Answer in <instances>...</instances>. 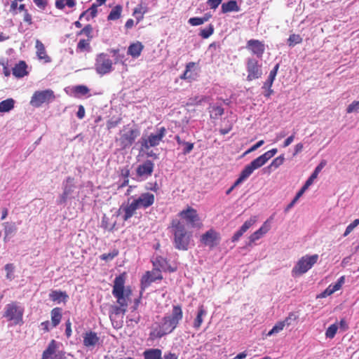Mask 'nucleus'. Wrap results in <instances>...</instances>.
Masks as SVG:
<instances>
[{
    "label": "nucleus",
    "instance_id": "nucleus-55",
    "mask_svg": "<svg viewBox=\"0 0 359 359\" xmlns=\"http://www.w3.org/2000/svg\"><path fill=\"white\" fill-rule=\"evenodd\" d=\"M5 270L6 271L7 279L12 280L13 278L14 266L12 264H7L5 266Z\"/></svg>",
    "mask_w": 359,
    "mask_h": 359
},
{
    "label": "nucleus",
    "instance_id": "nucleus-1",
    "mask_svg": "<svg viewBox=\"0 0 359 359\" xmlns=\"http://www.w3.org/2000/svg\"><path fill=\"white\" fill-rule=\"evenodd\" d=\"M183 316L182 310L180 306H173L171 315L165 316L161 322L150 332V337L153 339L161 338L162 337L171 333L177 326Z\"/></svg>",
    "mask_w": 359,
    "mask_h": 359
},
{
    "label": "nucleus",
    "instance_id": "nucleus-62",
    "mask_svg": "<svg viewBox=\"0 0 359 359\" xmlns=\"http://www.w3.org/2000/svg\"><path fill=\"white\" fill-rule=\"evenodd\" d=\"M222 0H208V4L212 9H216Z\"/></svg>",
    "mask_w": 359,
    "mask_h": 359
},
{
    "label": "nucleus",
    "instance_id": "nucleus-9",
    "mask_svg": "<svg viewBox=\"0 0 359 359\" xmlns=\"http://www.w3.org/2000/svg\"><path fill=\"white\" fill-rule=\"evenodd\" d=\"M95 69L100 75L107 74L113 70L112 61L107 54L102 53L97 55Z\"/></svg>",
    "mask_w": 359,
    "mask_h": 359
},
{
    "label": "nucleus",
    "instance_id": "nucleus-59",
    "mask_svg": "<svg viewBox=\"0 0 359 359\" xmlns=\"http://www.w3.org/2000/svg\"><path fill=\"white\" fill-rule=\"evenodd\" d=\"M75 92L81 95H86L89 92V89L86 86L80 85L75 87Z\"/></svg>",
    "mask_w": 359,
    "mask_h": 359
},
{
    "label": "nucleus",
    "instance_id": "nucleus-5",
    "mask_svg": "<svg viewBox=\"0 0 359 359\" xmlns=\"http://www.w3.org/2000/svg\"><path fill=\"white\" fill-rule=\"evenodd\" d=\"M317 254L313 255H305L301 257L293 267L292 274L293 276H301L306 273L318 260Z\"/></svg>",
    "mask_w": 359,
    "mask_h": 359
},
{
    "label": "nucleus",
    "instance_id": "nucleus-8",
    "mask_svg": "<svg viewBox=\"0 0 359 359\" xmlns=\"http://www.w3.org/2000/svg\"><path fill=\"white\" fill-rule=\"evenodd\" d=\"M124 283L125 278L123 276H117L114 282L112 294L117 299V302L120 306L127 308L128 302L124 295Z\"/></svg>",
    "mask_w": 359,
    "mask_h": 359
},
{
    "label": "nucleus",
    "instance_id": "nucleus-63",
    "mask_svg": "<svg viewBox=\"0 0 359 359\" xmlns=\"http://www.w3.org/2000/svg\"><path fill=\"white\" fill-rule=\"evenodd\" d=\"M311 185L307 183L306 182H305L304 185L302 187V189L297 192V194H296L295 197L299 199L302 195L304 193V191L310 187Z\"/></svg>",
    "mask_w": 359,
    "mask_h": 359
},
{
    "label": "nucleus",
    "instance_id": "nucleus-49",
    "mask_svg": "<svg viewBox=\"0 0 359 359\" xmlns=\"http://www.w3.org/2000/svg\"><path fill=\"white\" fill-rule=\"evenodd\" d=\"M114 226H115V223H114L113 224H111L109 223V217H107L105 215H104V216L102 217V227L104 228V229H107L109 231H112Z\"/></svg>",
    "mask_w": 359,
    "mask_h": 359
},
{
    "label": "nucleus",
    "instance_id": "nucleus-31",
    "mask_svg": "<svg viewBox=\"0 0 359 359\" xmlns=\"http://www.w3.org/2000/svg\"><path fill=\"white\" fill-rule=\"evenodd\" d=\"M239 7L238 6L237 2L236 1L231 0L226 3H224L222 5V13H229L231 11H238Z\"/></svg>",
    "mask_w": 359,
    "mask_h": 359
},
{
    "label": "nucleus",
    "instance_id": "nucleus-3",
    "mask_svg": "<svg viewBox=\"0 0 359 359\" xmlns=\"http://www.w3.org/2000/svg\"><path fill=\"white\" fill-rule=\"evenodd\" d=\"M278 149H272L257 158L254 159L250 164L247 165L241 171L238 183H242L246 180L254 172V170L263 166L269 159L276 154Z\"/></svg>",
    "mask_w": 359,
    "mask_h": 359
},
{
    "label": "nucleus",
    "instance_id": "nucleus-4",
    "mask_svg": "<svg viewBox=\"0 0 359 359\" xmlns=\"http://www.w3.org/2000/svg\"><path fill=\"white\" fill-rule=\"evenodd\" d=\"M76 186L74 183V178L67 177L62 182V193L59 196L56 201L57 205H65L68 200L75 198L78 196V193L75 195Z\"/></svg>",
    "mask_w": 359,
    "mask_h": 359
},
{
    "label": "nucleus",
    "instance_id": "nucleus-21",
    "mask_svg": "<svg viewBox=\"0 0 359 359\" xmlns=\"http://www.w3.org/2000/svg\"><path fill=\"white\" fill-rule=\"evenodd\" d=\"M27 65L24 61H20L13 68V74L17 78H22L26 76L28 72L27 71Z\"/></svg>",
    "mask_w": 359,
    "mask_h": 359
},
{
    "label": "nucleus",
    "instance_id": "nucleus-28",
    "mask_svg": "<svg viewBox=\"0 0 359 359\" xmlns=\"http://www.w3.org/2000/svg\"><path fill=\"white\" fill-rule=\"evenodd\" d=\"M206 313H207V312L205 310L203 306H200L198 308V311L196 317L194 322V327L196 329H198L201 327V325L203 321V316H205L206 315Z\"/></svg>",
    "mask_w": 359,
    "mask_h": 359
},
{
    "label": "nucleus",
    "instance_id": "nucleus-47",
    "mask_svg": "<svg viewBox=\"0 0 359 359\" xmlns=\"http://www.w3.org/2000/svg\"><path fill=\"white\" fill-rule=\"evenodd\" d=\"M214 32V27L212 25H209V26L205 29L201 30L200 36L203 39H208L210 36Z\"/></svg>",
    "mask_w": 359,
    "mask_h": 359
},
{
    "label": "nucleus",
    "instance_id": "nucleus-30",
    "mask_svg": "<svg viewBox=\"0 0 359 359\" xmlns=\"http://www.w3.org/2000/svg\"><path fill=\"white\" fill-rule=\"evenodd\" d=\"M50 314L53 327H56L59 325L62 318V309L58 307L54 308Z\"/></svg>",
    "mask_w": 359,
    "mask_h": 359
},
{
    "label": "nucleus",
    "instance_id": "nucleus-15",
    "mask_svg": "<svg viewBox=\"0 0 359 359\" xmlns=\"http://www.w3.org/2000/svg\"><path fill=\"white\" fill-rule=\"evenodd\" d=\"M179 216L187 221L191 227H196L199 222V217L197 211L192 208H188L179 213Z\"/></svg>",
    "mask_w": 359,
    "mask_h": 359
},
{
    "label": "nucleus",
    "instance_id": "nucleus-53",
    "mask_svg": "<svg viewBox=\"0 0 359 359\" xmlns=\"http://www.w3.org/2000/svg\"><path fill=\"white\" fill-rule=\"evenodd\" d=\"M346 112L348 114L359 113V101H354L350 104L346 109Z\"/></svg>",
    "mask_w": 359,
    "mask_h": 359
},
{
    "label": "nucleus",
    "instance_id": "nucleus-43",
    "mask_svg": "<svg viewBox=\"0 0 359 359\" xmlns=\"http://www.w3.org/2000/svg\"><path fill=\"white\" fill-rule=\"evenodd\" d=\"M285 327V325L284 323H283V321H280L273 327V328L268 332L266 335L270 337L274 334H277L282 331Z\"/></svg>",
    "mask_w": 359,
    "mask_h": 359
},
{
    "label": "nucleus",
    "instance_id": "nucleus-2",
    "mask_svg": "<svg viewBox=\"0 0 359 359\" xmlns=\"http://www.w3.org/2000/svg\"><path fill=\"white\" fill-rule=\"evenodd\" d=\"M169 229L173 236L175 248L179 250H187L192 233L187 230L184 222L173 219Z\"/></svg>",
    "mask_w": 359,
    "mask_h": 359
},
{
    "label": "nucleus",
    "instance_id": "nucleus-16",
    "mask_svg": "<svg viewBox=\"0 0 359 359\" xmlns=\"http://www.w3.org/2000/svg\"><path fill=\"white\" fill-rule=\"evenodd\" d=\"M246 48L259 58H262L265 50V46L262 41L257 39L248 41Z\"/></svg>",
    "mask_w": 359,
    "mask_h": 359
},
{
    "label": "nucleus",
    "instance_id": "nucleus-51",
    "mask_svg": "<svg viewBox=\"0 0 359 359\" xmlns=\"http://www.w3.org/2000/svg\"><path fill=\"white\" fill-rule=\"evenodd\" d=\"M118 254V251L117 250H114L112 252H110L109 253H104L102 254L100 256V259L104 261H111L115 257H116Z\"/></svg>",
    "mask_w": 359,
    "mask_h": 359
},
{
    "label": "nucleus",
    "instance_id": "nucleus-18",
    "mask_svg": "<svg viewBox=\"0 0 359 359\" xmlns=\"http://www.w3.org/2000/svg\"><path fill=\"white\" fill-rule=\"evenodd\" d=\"M137 209H139L137 205L133 200L132 202L128 203L126 205H122L118 209V214H123V219L127 221L135 215Z\"/></svg>",
    "mask_w": 359,
    "mask_h": 359
},
{
    "label": "nucleus",
    "instance_id": "nucleus-23",
    "mask_svg": "<svg viewBox=\"0 0 359 359\" xmlns=\"http://www.w3.org/2000/svg\"><path fill=\"white\" fill-rule=\"evenodd\" d=\"M144 48V46L140 41L130 44L128 48V55L134 58L138 57Z\"/></svg>",
    "mask_w": 359,
    "mask_h": 359
},
{
    "label": "nucleus",
    "instance_id": "nucleus-38",
    "mask_svg": "<svg viewBox=\"0 0 359 359\" xmlns=\"http://www.w3.org/2000/svg\"><path fill=\"white\" fill-rule=\"evenodd\" d=\"M76 5L75 0H56L55 7L58 9H63L65 6L73 8Z\"/></svg>",
    "mask_w": 359,
    "mask_h": 359
},
{
    "label": "nucleus",
    "instance_id": "nucleus-27",
    "mask_svg": "<svg viewBox=\"0 0 359 359\" xmlns=\"http://www.w3.org/2000/svg\"><path fill=\"white\" fill-rule=\"evenodd\" d=\"M57 342L54 339H53L49 343L47 348L43 352L42 359H49L52 355H53L54 353L55 354Z\"/></svg>",
    "mask_w": 359,
    "mask_h": 359
},
{
    "label": "nucleus",
    "instance_id": "nucleus-60",
    "mask_svg": "<svg viewBox=\"0 0 359 359\" xmlns=\"http://www.w3.org/2000/svg\"><path fill=\"white\" fill-rule=\"evenodd\" d=\"M189 23L192 26H198L203 24V20L201 18L195 17V18H191L189 20Z\"/></svg>",
    "mask_w": 359,
    "mask_h": 359
},
{
    "label": "nucleus",
    "instance_id": "nucleus-50",
    "mask_svg": "<svg viewBox=\"0 0 359 359\" xmlns=\"http://www.w3.org/2000/svg\"><path fill=\"white\" fill-rule=\"evenodd\" d=\"M143 8L142 6H139L134 9L133 16L137 19V22L143 19L145 11H142Z\"/></svg>",
    "mask_w": 359,
    "mask_h": 359
},
{
    "label": "nucleus",
    "instance_id": "nucleus-6",
    "mask_svg": "<svg viewBox=\"0 0 359 359\" xmlns=\"http://www.w3.org/2000/svg\"><path fill=\"white\" fill-rule=\"evenodd\" d=\"M23 313V307L17 302H11L6 306L4 317L9 321H13L15 325L22 324Z\"/></svg>",
    "mask_w": 359,
    "mask_h": 359
},
{
    "label": "nucleus",
    "instance_id": "nucleus-24",
    "mask_svg": "<svg viewBox=\"0 0 359 359\" xmlns=\"http://www.w3.org/2000/svg\"><path fill=\"white\" fill-rule=\"evenodd\" d=\"M49 297L52 301L57 303L65 302L68 299V295L65 292L57 290L52 291Z\"/></svg>",
    "mask_w": 359,
    "mask_h": 359
},
{
    "label": "nucleus",
    "instance_id": "nucleus-17",
    "mask_svg": "<svg viewBox=\"0 0 359 359\" xmlns=\"http://www.w3.org/2000/svg\"><path fill=\"white\" fill-rule=\"evenodd\" d=\"M140 132L137 129H130L121 136L120 141L124 148L130 147L139 135Z\"/></svg>",
    "mask_w": 359,
    "mask_h": 359
},
{
    "label": "nucleus",
    "instance_id": "nucleus-35",
    "mask_svg": "<svg viewBox=\"0 0 359 359\" xmlns=\"http://www.w3.org/2000/svg\"><path fill=\"white\" fill-rule=\"evenodd\" d=\"M158 275L154 276L150 272H147V274L143 277L142 279V284L144 285V286H147L150 285L152 282H154L156 280H161L162 276L159 271L157 272Z\"/></svg>",
    "mask_w": 359,
    "mask_h": 359
},
{
    "label": "nucleus",
    "instance_id": "nucleus-44",
    "mask_svg": "<svg viewBox=\"0 0 359 359\" xmlns=\"http://www.w3.org/2000/svg\"><path fill=\"white\" fill-rule=\"evenodd\" d=\"M289 46H294L296 44L300 43L302 41V38L299 34H291L288 39Z\"/></svg>",
    "mask_w": 359,
    "mask_h": 359
},
{
    "label": "nucleus",
    "instance_id": "nucleus-40",
    "mask_svg": "<svg viewBox=\"0 0 359 359\" xmlns=\"http://www.w3.org/2000/svg\"><path fill=\"white\" fill-rule=\"evenodd\" d=\"M285 161V156L283 154L274 158L271 164L268 166L269 169L275 170L280 166Z\"/></svg>",
    "mask_w": 359,
    "mask_h": 359
},
{
    "label": "nucleus",
    "instance_id": "nucleus-41",
    "mask_svg": "<svg viewBox=\"0 0 359 359\" xmlns=\"http://www.w3.org/2000/svg\"><path fill=\"white\" fill-rule=\"evenodd\" d=\"M97 6H98V5H97L96 4H93L88 9L83 11L80 15L79 20H82V18H83L84 15H86L88 13H90V15L91 18H94L95 17H96L97 13Z\"/></svg>",
    "mask_w": 359,
    "mask_h": 359
},
{
    "label": "nucleus",
    "instance_id": "nucleus-22",
    "mask_svg": "<svg viewBox=\"0 0 359 359\" xmlns=\"http://www.w3.org/2000/svg\"><path fill=\"white\" fill-rule=\"evenodd\" d=\"M35 48L36 49V55L39 60H43L45 62H50V58L47 55L46 48L43 43L36 39Z\"/></svg>",
    "mask_w": 359,
    "mask_h": 359
},
{
    "label": "nucleus",
    "instance_id": "nucleus-45",
    "mask_svg": "<svg viewBox=\"0 0 359 359\" xmlns=\"http://www.w3.org/2000/svg\"><path fill=\"white\" fill-rule=\"evenodd\" d=\"M338 330V326L336 324H332L328 327L325 332V336L327 338L332 339L334 337L337 331Z\"/></svg>",
    "mask_w": 359,
    "mask_h": 359
},
{
    "label": "nucleus",
    "instance_id": "nucleus-12",
    "mask_svg": "<svg viewBox=\"0 0 359 359\" xmlns=\"http://www.w3.org/2000/svg\"><path fill=\"white\" fill-rule=\"evenodd\" d=\"M220 241V235L214 229H210L201 237V242L205 246L212 248L217 246Z\"/></svg>",
    "mask_w": 359,
    "mask_h": 359
},
{
    "label": "nucleus",
    "instance_id": "nucleus-7",
    "mask_svg": "<svg viewBox=\"0 0 359 359\" xmlns=\"http://www.w3.org/2000/svg\"><path fill=\"white\" fill-rule=\"evenodd\" d=\"M166 129L164 127L158 128L155 133H151L147 137L141 138V146L142 149H149L150 147L158 146L165 136Z\"/></svg>",
    "mask_w": 359,
    "mask_h": 359
},
{
    "label": "nucleus",
    "instance_id": "nucleus-52",
    "mask_svg": "<svg viewBox=\"0 0 359 359\" xmlns=\"http://www.w3.org/2000/svg\"><path fill=\"white\" fill-rule=\"evenodd\" d=\"M195 67V63L194 62H189L188 64H187L186 65V69L184 72V74L180 76V78L182 79H191V74H189V72L191 70V69H193L194 67Z\"/></svg>",
    "mask_w": 359,
    "mask_h": 359
},
{
    "label": "nucleus",
    "instance_id": "nucleus-39",
    "mask_svg": "<svg viewBox=\"0 0 359 359\" xmlns=\"http://www.w3.org/2000/svg\"><path fill=\"white\" fill-rule=\"evenodd\" d=\"M210 117L217 119L224 114V109L220 106H212L210 110Z\"/></svg>",
    "mask_w": 359,
    "mask_h": 359
},
{
    "label": "nucleus",
    "instance_id": "nucleus-36",
    "mask_svg": "<svg viewBox=\"0 0 359 359\" xmlns=\"http://www.w3.org/2000/svg\"><path fill=\"white\" fill-rule=\"evenodd\" d=\"M122 12V6L120 5L116 6L114 8H113L109 13V15L107 16L108 20H118L121 15Z\"/></svg>",
    "mask_w": 359,
    "mask_h": 359
},
{
    "label": "nucleus",
    "instance_id": "nucleus-19",
    "mask_svg": "<svg viewBox=\"0 0 359 359\" xmlns=\"http://www.w3.org/2000/svg\"><path fill=\"white\" fill-rule=\"evenodd\" d=\"M83 345L86 347L90 348L95 347L97 344H98L100 338L97 336V333L90 331L87 332L83 334Z\"/></svg>",
    "mask_w": 359,
    "mask_h": 359
},
{
    "label": "nucleus",
    "instance_id": "nucleus-54",
    "mask_svg": "<svg viewBox=\"0 0 359 359\" xmlns=\"http://www.w3.org/2000/svg\"><path fill=\"white\" fill-rule=\"evenodd\" d=\"M358 225H359V219H355L352 223L348 225L343 236L344 237L347 236Z\"/></svg>",
    "mask_w": 359,
    "mask_h": 359
},
{
    "label": "nucleus",
    "instance_id": "nucleus-13",
    "mask_svg": "<svg viewBox=\"0 0 359 359\" xmlns=\"http://www.w3.org/2000/svg\"><path fill=\"white\" fill-rule=\"evenodd\" d=\"M154 163L147 160L142 164L138 165L136 170L137 177L140 180H144L150 177L154 171Z\"/></svg>",
    "mask_w": 359,
    "mask_h": 359
},
{
    "label": "nucleus",
    "instance_id": "nucleus-56",
    "mask_svg": "<svg viewBox=\"0 0 359 359\" xmlns=\"http://www.w3.org/2000/svg\"><path fill=\"white\" fill-rule=\"evenodd\" d=\"M344 283V276L340 277L337 282L334 283V285H330L329 286L331 287L332 290L335 292L336 291L339 290L342 284Z\"/></svg>",
    "mask_w": 359,
    "mask_h": 359
},
{
    "label": "nucleus",
    "instance_id": "nucleus-33",
    "mask_svg": "<svg viewBox=\"0 0 359 359\" xmlns=\"http://www.w3.org/2000/svg\"><path fill=\"white\" fill-rule=\"evenodd\" d=\"M161 351L158 348H151L144 352V359H161Z\"/></svg>",
    "mask_w": 359,
    "mask_h": 359
},
{
    "label": "nucleus",
    "instance_id": "nucleus-61",
    "mask_svg": "<svg viewBox=\"0 0 359 359\" xmlns=\"http://www.w3.org/2000/svg\"><path fill=\"white\" fill-rule=\"evenodd\" d=\"M297 319V316L294 313H290L289 316L283 320V323H284L285 325L289 326L291 325L292 321H294Z\"/></svg>",
    "mask_w": 359,
    "mask_h": 359
},
{
    "label": "nucleus",
    "instance_id": "nucleus-29",
    "mask_svg": "<svg viewBox=\"0 0 359 359\" xmlns=\"http://www.w3.org/2000/svg\"><path fill=\"white\" fill-rule=\"evenodd\" d=\"M175 139L179 145H182L183 147V150H182L183 154L187 155V154H189L194 149L193 143H190L188 142H185L184 140H182L180 137V136H178V135L175 136Z\"/></svg>",
    "mask_w": 359,
    "mask_h": 359
},
{
    "label": "nucleus",
    "instance_id": "nucleus-64",
    "mask_svg": "<svg viewBox=\"0 0 359 359\" xmlns=\"http://www.w3.org/2000/svg\"><path fill=\"white\" fill-rule=\"evenodd\" d=\"M161 359H178V358L176 354L168 352L165 353Z\"/></svg>",
    "mask_w": 359,
    "mask_h": 359
},
{
    "label": "nucleus",
    "instance_id": "nucleus-20",
    "mask_svg": "<svg viewBox=\"0 0 359 359\" xmlns=\"http://www.w3.org/2000/svg\"><path fill=\"white\" fill-rule=\"evenodd\" d=\"M279 69V64H276L273 69L270 72L269 78L267 81L264 84V88H268V93L265 95L266 97H269L271 94L273 93V90L271 89L272 84L276 76L278 70Z\"/></svg>",
    "mask_w": 359,
    "mask_h": 359
},
{
    "label": "nucleus",
    "instance_id": "nucleus-37",
    "mask_svg": "<svg viewBox=\"0 0 359 359\" xmlns=\"http://www.w3.org/2000/svg\"><path fill=\"white\" fill-rule=\"evenodd\" d=\"M154 266L160 272L161 270H166L167 262L161 257H157L153 261Z\"/></svg>",
    "mask_w": 359,
    "mask_h": 359
},
{
    "label": "nucleus",
    "instance_id": "nucleus-10",
    "mask_svg": "<svg viewBox=\"0 0 359 359\" xmlns=\"http://www.w3.org/2000/svg\"><path fill=\"white\" fill-rule=\"evenodd\" d=\"M54 97V93L52 90L48 89L41 91H36L31 98L30 104L35 107H39L43 103L50 102Z\"/></svg>",
    "mask_w": 359,
    "mask_h": 359
},
{
    "label": "nucleus",
    "instance_id": "nucleus-25",
    "mask_svg": "<svg viewBox=\"0 0 359 359\" xmlns=\"http://www.w3.org/2000/svg\"><path fill=\"white\" fill-rule=\"evenodd\" d=\"M269 230V227L266 225V222L255 232H254L249 238L250 243H254L259 240Z\"/></svg>",
    "mask_w": 359,
    "mask_h": 359
},
{
    "label": "nucleus",
    "instance_id": "nucleus-11",
    "mask_svg": "<svg viewBox=\"0 0 359 359\" xmlns=\"http://www.w3.org/2000/svg\"><path fill=\"white\" fill-rule=\"evenodd\" d=\"M246 66L248 73L247 79L248 81L259 79L262 76V71L261 69V65H259L258 61L256 59L248 58L247 60Z\"/></svg>",
    "mask_w": 359,
    "mask_h": 359
},
{
    "label": "nucleus",
    "instance_id": "nucleus-32",
    "mask_svg": "<svg viewBox=\"0 0 359 359\" xmlns=\"http://www.w3.org/2000/svg\"><path fill=\"white\" fill-rule=\"evenodd\" d=\"M15 101L8 98L0 102V112H8L14 108Z\"/></svg>",
    "mask_w": 359,
    "mask_h": 359
},
{
    "label": "nucleus",
    "instance_id": "nucleus-42",
    "mask_svg": "<svg viewBox=\"0 0 359 359\" xmlns=\"http://www.w3.org/2000/svg\"><path fill=\"white\" fill-rule=\"evenodd\" d=\"M91 39H81L77 43V50L80 51H90V41Z\"/></svg>",
    "mask_w": 359,
    "mask_h": 359
},
{
    "label": "nucleus",
    "instance_id": "nucleus-48",
    "mask_svg": "<svg viewBox=\"0 0 359 359\" xmlns=\"http://www.w3.org/2000/svg\"><path fill=\"white\" fill-rule=\"evenodd\" d=\"M93 27L90 25H86L79 33L78 35L85 34L88 39H93Z\"/></svg>",
    "mask_w": 359,
    "mask_h": 359
},
{
    "label": "nucleus",
    "instance_id": "nucleus-34",
    "mask_svg": "<svg viewBox=\"0 0 359 359\" xmlns=\"http://www.w3.org/2000/svg\"><path fill=\"white\" fill-rule=\"evenodd\" d=\"M325 165L326 162L325 161H321L316 166L313 173L311 175V176L306 182L309 183L310 185H311L313 183V181L318 177L319 172L322 170V169L325 167Z\"/></svg>",
    "mask_w": 359,
    "mask_h": 359
},
{
    "label": "nucleus",
    "instance_id": "nucleus-57",
    "mask_svg": "<svg viewBox=\"0 0 359 359\" xmlns=\"http://www.w3.org/2000/svg\"><path fill=\"white\" fill-rule=\"evenodd\" d=\"M344 283V276L340 277L337 282L334 283V285H330L329 286L331 287L332 290L335 292L336 291L339 290L342 284Z\"/></svg>",
    "mask_w": 359,
    "mask_h": 359
},
{
    "label": "nucleus",
    "instance_id": "nucleus-58",
    "mask_svg": "<svg viewBox=\"0 0 359 359\" xmlns=\"http://www.w3.org/2000/svg\"><path fill=\"white\" fill-rule=\"evenodd\" d=\"M264 143V141L263 140L258 141L255 144L252 146L250 149H248L244 154L243 156L247 155L255 150H257L258 148H259L261 146H262Z\"/></svg>",
    "mask_w": 359,
    "mask_h": 359
},
{
    "label": "nucleus",
    "instance_id": "nucleus-14",
    "mask_svg": "<svg viewBox=\"0 0 359 359\" xmlns=\"http://www.w3.org/2000/svg\"><path fill=\"white\" fill-rule=\"evenodd\" d=\"M133 201L139 209H147L154 203L155 196L153 194L145 192L141 194L137 198L133 199Z\"/></svg>",
    "mask_w": 359,
    "mask_h": 359
},
{
    "label": "nucleus",
    "instance_id": "nucleus-46",
    "mask_svg": "<svg viewBox=\"0 0 359 359\" xmlns=\"http://www.w3.org/2000/svg\"><path fill=\"white\" fill-rule=\"evenodd\" d=\"M256 222L255 217H251L250 219L245 221L240 228V231L244 233L246 232Z\"/></svg>",
    "mask_w": 359,
    "mask_h": 359
},
{
    "label": "nucleus",
    "instance_id": "nucleus-26",
    "mask_svg": "<svg viewBox=\"0 0 359 359\" xmlns=\"http://www.w3.org/2000/svg\"><path fill=\"white\" fill-rule=\"evenodd\" d=\"M4 229V241L7 242L10 236L14 234L17 231L15 224L13 222H4L3 224Z\"/></svg>",
    "mask_w": 359,
    "mask_h": 359
}]
</instances>
